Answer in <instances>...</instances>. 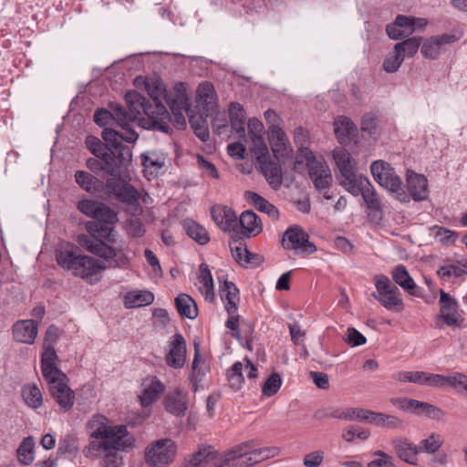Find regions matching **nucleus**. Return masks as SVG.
Here are the masks:
<instances>
[{
	"label": "nucleus",
	"instance_id": "obj_22",
	"mask_svg": "<svg viewBox=\"0 0 467 467\" xmlns=\"http://www.w3.org/2000/svg\"><path fill=\"white\" fill-rule=\"evenodd\" d=\"M228 110L231 128L240 141L232 142L227 146H244L243 142L248 143L245 132L246 112L238 102H231Z\"/></svg>",
	"mask_w": 467,
	"mask_h": 467
},
{
	"label": "nucleus",
	"instance_id": "obj_61",
	"mask_svg": "<svg viewBox=\"0 0 467 467\" xmlns=\"http://www.w3.org/2000/svg\"><path fill=\"white\" fill-rule=\"evenodd\" d=\"M434 238L442 244L453 243L458 236L456 232L441 226H433L431 228Z\"/></svg>",
	"mask_w": 467,
	"mask_h": 467
},
{
	"label": "nucleus",
	"instance_id": "obj_60",
	"mask_svg": "<svg viewBox=\"0 0 467 467\" xmlns=\"http://www.w3.org/2000/svg\"><path fill=\"white\" fill-rule=\"evenodd\" d=\"M245 364L243 362H235L231 370L227 374L228 380L233 388L239 389L244 381L243 370Z\"/></svg>",
	"mask_w": 467,
	"mask_h": 467
},
{
	"label": "nucleus",
	"instance_id": "obj_37",
	"mask_svg": "<svg viewBox=\"0 0 467 467\" xmlns=\"http://www.w3.org/2000/svg\"><path fill=\"white\" fill-rule=\"evenodd\" d=\"M410 412L417 415H424L430 419L436 420H443L445 412L438 407L428 402L420 401L412 399Z\"/></svg>",
	"mask_w": 467,
	"mask_h": 467
},
{
	"label": "nucleus",
	"instance_id": "obj_13",
	"mask_svg": "<svg viewBox=\"0 0 467 467\" xmlns=\"http://www.w3.org/2000/svg\"><path fill=\"white\" fill-rule=\"evenodd\" d=\"M282 245L286 250H292L296 254H312L317 251V246L309 241V235L296 224L285 230Z\"/></svg>",
	"mask_w": 467,
	"mask_h": 467
},
{
	"label": "nucleus",
	"instance_id": "obj_12",
	"mask_svg": "<svg viewBox=\"0 0 467 467\" xmlns=\"http://www.w3.org/2000/svg\"><path fill=\"white\" fill-rule=\"evenodd\" d=\"M168 106L171 110L172 116L168 114L166 119L167 125L172 122L173 126L178 130H184L187 122L185 114L190 118V108L188 104V96L183 83H178L174 87V98L169 99ZM170 128V126H168Z\"/></svg>",
	"mask_w": 467,
	"mask_h": 467
},
{
	"label": "nucleus",
	"instance_id": "obj_48",
	"mask_svg": "<svg viewBox=\"0 0 467 467\" xmlns=\"http://www.w3.org/2000/svg\"><path fill=\"white\" fill-rule=\"evenodd\" d=\"M234 258L240 264H248L251 262V253L248 251L245 244L241 239L233 238L229 241Z\"/></svg>",
	"mask_w": 467,
	"mask_h": 467
},
{
	"label": "nucleus",
	"instance_id": "obj_33",
	"mask_svg": "<svg viewBox=\"0 0 467 467\" xmlns=\"http://www.w3.org/2000/svg\"><path fill=\"white\" fill-rule=\"evenodd\" d=\"M197 286L200 293L208 301H213L214 298V285L213 280L207 264L202 263L199 267V274L197 276Z\"/></svg>",
	"mask_w": 467,
	"mask_h": 467
},
{
	"label": "nucleus",
	"instance_id": "obj_51",
	"mask_svg": "<svg viewBox=\"0 0 467 467\" xmlns=\"http://www.w3.org/2000/svg\"><path fill=\"white\" fill-rule=\"evenodd\" d=\"M362 198L369 210L378 213L382 212V202L370 182L368 183V187L365 188Z\"/></svg>",
	"mask_w": 467,
	"mask_h": 467
},
{
	"label": "nucleus",
	"instance_id": "obj_4",
	"mask_svg": "<svg viewBox=\"0 0 467 467\" xmlns=\"http://www.w3.org/2000/svg\"><path fill=\"white\" fill-rule=\"evenodd\" d=\"M227 151L235 160L255 159L267 182L276 190L283 182L281 163L291 159L293 148H227Z\"/></svg>",
	"mask_w": 467,
	"mask_h": 467
},
{
	"label": "nucleus",
	"instance_id": "obj_25",
	"mask_svg": "<svg viewBox=\"0 0 467 467\" xmlns=\"http://www.w3.org/2000/svg\"><path fill=\"white\" fill-rule=\"evenodd\" d=\"M210 371L207 361L200 354L199 345L194 344V357L189 375L190 384L193 391H197L203 379Z\"/></svg>",
	"mask_w": 467,
	"mask_h": 467
},
{
	"label": "nucleus",
	"instance_id": "obj_56",
	"mask_svg": "<svg viewBox=\"0 0 467 467\" xmlns=\"http://www.w3.org/2000/svg\"><path fill=\"white\" fill-rule=\"evenodd\" d=\"M467 274V265L464 263L462 266L454 265H446L438 268L437 275L446 281L450 280L451 277H461Z\"/></svg>",
	"mask_w": 467,
	"mask_h": 467
},
{
	"label": "nucleus",
	"instance_id": "obj_16",
	"mask_svg": "<svg viewBox=\"0 0 467 467\" xmlns=\"http://www.w3.org/2000/svg\"><path fill=\"white\" fill-rule=\"evenodd\" d=\"M440 319L448 327H463V318L458 311L457 301L448 293L440 290Z\"/></svg>",
	"mask_w": 467,
	"mask_h": 467
},
{
	"label": "nucleus",
	"instance_id": "obj_21",
	"mask_svg": "<svg viewBox=\"0 0 467 467\" xmlns=\"http://www.w3.org/2000/svg\"><path fill=\"white\" fill-rule=\"evenodd\" d=\"M74 271V275L81 277L89 284H96L100 280L101 273L106 269L103 262L88 256L82 255Z\"/></svg>",
	"mask_w": 467,
	"mask_h": 467
},
{
	"label": "nucleus",
	"instance_id": "obj_50",
	"mask_svg": "<svg viewBox=\"0 0 467 467\" xmlns=\"http://www.w3.org/2000/svg\"><path fill=\"white\" fill-rule=\"evenodd\" d=\"M440 379L438 380V388L451 386L458 389H464L467 387V376L462 373L457 372L447 376L440 374Z\"/></svg>",
	"mask_w": 467,
	"mask_h": 467
},
{
	"label": "nucleus",
	"instance_id": "obj_36",
	"mask_svg": "<svg viewBox=\"0 0 467 467\" xmlns=\"http://www.w3.org/2000/svg\"><path fill=\"white\" fill-rule=\"evenodd\" d=\"M154 295L148 290H133L128 292L123 298L126 308H137L152 304Z\"/></svg>",
	"mask_w": 467,
	"mask_h": 467
},
{
	"label": "nucleus",
	"instance_id": "obj_38",
	"mask_svg": "<svg viewBox=\"0 0 467 467\" xmlns=\"http://www.w3.org/2000/svg\"><path fill=\"white\" fill-rule=\"evenodd\" d=\"M246 200L251 202L258 211L266 213L272 220L279 218L278 209L266 199L253 192H246Z\"/></svg>",
	"mask_w": 467,
	"mask_h": 467
},
{
	"label": "nucleus",
	"instance_id": "obj_24",
	"mask_svg": "<svg viewBox=\"0 0 467 467\" xmlns=\"http://www.w3.org/2000/svg\"><path fill=\"white\" fill-rule=\"evenodd\" d=\"M393 379L400 382H410L422 386L438 388L440 374L425 371H399L393 374Z\"/></svg>",
	"mask_w": 467,
	"mask_h": 467
},
{
	"label": "nucleus",
	"instance_id": "obj_64",
	"mask_svg": "<svg viewBox=\"0 0 467 467\" xmlns=\"http://www.w3.org/2000/svg\"><path fill=\"white\" fill-rule=\"evenodd\" d=\"M268 137L274 146H286L289 143L288 138L281 128V125L268 129Z\"/></svg>",
	"mask_w": 467,
	"mask_h": 467
},
{
	"label": "nucleus",
	"instance_id": "obj_44",
	"mask_svg": "<svg viewBox=\"0 0 467 467\" xmlns=\"http://www.w3.org/2000/svg\"><path fill=\"white\" fill-rule=\"evenodd\" d=\"M175 306L179 314L183 317L194 319L198 316L195 301L186 294H180L175 298Z\"/></svg>",
	"mask_w": 467,
	"mask_h": 467
},
{
	"label": "nucleus",
	"instance_id": "obj_27",
	"mask_svg": "<svg viewBox=\"0 0 467 467\" xmlns=\"http://www.w3.org/2000/svg\"><path fill=\"white\" fill-rule=\"evenodd\" d=\"M12 333L16 341L31 345L37 336V323L31 319L18 320L13 325Z\"/></svg>",
	"mask_w": 467,
	"mask_h": 467
},
{
	"label": "nucleus",
	"instance_id": "obj_5",
	"mask_svg": "<svg viewBox=\"0 0 467 467\" xmlns=\"http://www.w3.org/2000/svg\"><path fill=\"white\" fill-rule=\"evenodd\" d=\"M78 209L88 217L95 219L85 223L87 232L109 244H118V234L114 225L118 223V213L108 205L92 201L83 200L78 203Z\"/></svg>",
	"mask_w": 467,
	"mask_h": 467
},
{
	"label": "nucleus",
	"instance_id": "obj_39",
	"mask_svg": "<svg viewBox=\"0 0 467 467\" xmlns=\"http://www.w3.org/2000/svg\"><path fill=\"white\" fill-rule=\"evenodd\" d=\"M394 447L398 456L410 464L416 465L420 449L407 440H397Z\"/></svg>",
	"mask_w": 467,
	"mask_h": 467
},
{
	"label": "nucleus",
	"instance_id": "obj_28",
	"mask_svg": "<svg viewBox=\"0 0 467 467\" xmlns=\"http://www.w3.org/2000/svg\"><path fill=\"white\" fill-rule=\"evenodd\" d=\"M211 213L214 223L224 232H230L237 226V215L229 207L222 205L213 206Z\"/></svg>",
	"mask_w": 467,
	"mask_h": 467
},
{
	"label": "nucleus",
	"instance_id": "obj_10",
	"mask_svg": "<svg viewBox=\"0 0 467 467\" xmlns=\"http://www.w3.org/2000/svg\"><path fill=\"white\" fill-rule=\"evenodd\" d=\"M176 445L171 439L150 442L144 450V462L149 467H168L174 461Z\"/></svg>",
	"mask_w": 467,
	"mask_h": 467
},
{
	"label": "nucleus",
	"instance_id": "obj_29",
	"mask_svg": "<svg viewBox=\"0 0 467 467\" xmlns=\"http://www.w3.org/2000/svg\"><path fill=\"white\" fill-rule=\"evenodd\" d=\"M52 397L56 400L58 406L65 411L69 410L75 402V393L68 387L67 381L52 386L50 389Z\"/></svg>",
	"mask_w": 467,
	"mask_h": 467
},
{
	"label": "nucleus",
	"instance_id": "obj_30",
	"mask_svg": "<svg viewBox=\"0 0 467 467\" xmlns=\"http://www.w3.org/2000/svg\"><path fill=\"white\" fill-rule=\"evenodd\" d=\"M387 34L391 39H400L413 34V27L410 24V16L399 15L393 23L386 27Z\"/></svg>",
	"mask_w": 467,
	"mask_h": 467
},
{
	"label": "nucleus",
	"instance_id": "obj_2",
	"mask_svg": "<svg viewBox=\"0 0 467 467\" xmlns=\"http://www.w3.org/2000/svg\"><path fill=\"white\" fill-rule=\"evenodd\" d=\"M254 441L243 442L223 454L204 447L190 455L185 467H247L279 454L277 447L253 449Z\"/></svg>",
	"mask_w": 467,
	"mask_h": 467
},
{
	"label": "nucleus",
	"instance_id": "obj_42",
	"mask_svg": "<svg viewBox=\"0 0 467 467\" xmlns=\"http://www.w3.org/2000/svg\"><path fill=\"white\" fill-rule=\"evenodd\" d=\"M334 125L338 142L341 145L349 143V138L356 131L354 123L347 117H339L335 120Z\"/></svg>",
	"mask_w": 467,
	"mask_h": 467
},
{
	"label": "nucleus",
	"instance_id": "obj_6",
	"mask_svg": "<svg viewBox=\"0 0 467 467\" xmlns=\"http://www.w3.org/2000/svg\"><path fill=\"white\" fill-rule=\"evenodd\" d=\"M95 158H89L88 167L92 171L102 170L107 173L126 177L132 154L130 148H90Z\"/></svg>",
	"mask_w": 467,
	"mask_h": 467
},
{
	"label": "nucleus",
	"instance_id": "obj_55",
	"mask_svg": "<svg viewBox=\"0 0 467 467\" xmlns=\"http://www.w3.org/2000/svg\"><path fill=\"white\" fill-rule=\"evenodd\" d=\"M403 61L404 56H402L400 51L397 50L394 46L393 50L389 52L384 59L383 68L388 73H394L398 71Z\"/></svg>",
	"mask_w": 467,
	"mask_h": 467
},
{
	"label": "nucleus",
	"instance_id": "obj_52",
	"mask_svg": "<svg viewBox=\"0 0 467 467\" xmlns=\"http://www.w3.org/2000/svg\"><path fill=\"white\" fill-rule=\"evenodd\" d=\"M114 192L119 200L130 204L135 203L139 199V192L137 190L128 183L118 185L114 187Z\"/></svg>",
	"mask_w": 467,
	"mask_h": 467
},
{
	"label": "nucleus",
	"instance_id": "obj_9",
	"mask_svg": "<svg viewBox=\"0 0 467 467\" xmlns=\"http://www.w3.org/2000/svg\"><path fill=\"white\" fill-rule=\"evenodd\" d=\"M370 171L374 180L393 194L398 202H408L409 198L403 188L402 181L389 163L383 161H375L370 165Z\"/></svg>",
	"mask_w": 467,
	"mask_h": 467
},
{
	"label": "nucleus",
	"instance_id": "obj_62",
	"mask_svg": "<svg viewBox=\"0 0 467 467\" xmlns=\"http://www.w3.org/2000/svg\"><path fill=\"white\" fill-rule=\"evenodd\" d=\"M281 383V377L277 373L271 374L263 385V394L267 397L275 395L279 390Z\"/></svg>",
	"mask_w": 467,
	"mask_h": 467
},
{
	"label": "nucleus",
	"instance_id": "obj_43",
	"mask_svg": "<svg viewBox=\"0 0 467 467\" xmlns=\"http://www.w3.org/2000/svg\"><path fill=\"white\" fill-rule=\"evenodd\" d=\"M368 183V179L358 173L351 175L349 178H341L340 181V184L353 196L362 195Z\"/></svg>",
	"mask_w": 467,
	"mask_h": 467
},
{
	"label": "nucleus",
	"instance_id": "obj_53",
	"mask_svg": "<svg viewBox=\"0 0 467 467\" xmlns=\"http://www.w3.org/2000/svg\"><path fill=\"white\" fill-rule=\"evenodd\" d=\"M421 43V37L413 36L405 39L402 42H399L395 45L396 49L400 50L404 58L413 57L419 50Z\"/></svg>",
	"mask_w": 467,
	"mask_h": 467
},
{
	"label": "nucleus",
	"instance_id": "obj_47",
	"mask_svg": "<svg viewBox=\"0 0 467 467\" xmlns=\"http://www.w3.org/2000/svg\"><path fill=\"white\" fill-rule=\"evenodd\" d=\"M22 398L25 403L32 408L38 409L43 404V396L36 384H27L22 388Z\"/></svg>",
	"mask_w": 467,
	"mask_h": 467
},
{
	"label": "nucleus",
	"instance_id": "obj_17",
	"mask_svg": "<svg viewBox=\"0 0 467 467\" xmlns=\"http://www.w3.org/2000/svg\"><path fill=\"white\" fill-rule=\"evenodd\" d=\"M187 357L186 342L183 337L177 333L171 337L167 343L165 363L174 369H181L184 367Z\"/></svg>",
	"mask_w": 467,
	"mask_h": 467
},
{
	"label": "nucleus",
	"instance_id": "obj_45",
	"mask_svg": "<svg viewBox=\"0 0 467 467\" xmlns=\"http://www.w3.org/2000/svg\"><path fill=\"white\" fill-rule=\"evenodd\" d=\"M390 274L398 285L408 291L410 295H415L413 290L416 287V284L404 265H398L391 270Z\"/></svg>",
	"mask_w": 467,
	"mask_h": 467
},
{
	"label": "nucleus",
	"instance_id": "obj_41",
	"mask_svg": "<svg viewBox=\"0 0 467 467\" xmlns=\"http://www.w3.org/2000/svg\"><path fill=\"white\" fill-rule=\"evenodd\" d=\"M182 226L186 234L199 244L204 245L210 241L207 230L192 219L183 220Z\"/></svg>",
	"mask_w": 467,
	"mask_h": 467
},
{
	"label": "nucleus",
	"instance_id": "obj_58",
	"mask_svg": "<svg viewBox=\"0 0 467 467\" xmlns=\"http://www.w3.org/2000/svg\"><path fill=\"white\" fill-rule=\"evenodd\" d=\"M189 122L194 130L195 135L205 142L209 139V130L205 120L200 116H190Z\"/></svg>",
	"mask_w": 467,
	"mask_h": 467
},
{
	"label": "nucleus",
	"instance_id": "obj_35",
	"mask_svg": "<svg viewBox=\"0 0 467 467\" xmlns=\"http://www.w3.org/2000/svg\"><path fill=\"white\" fill-rule=\"evenodd\" d=\"M220 295L222 299L225 301V308L228 314H236L240 298L239 290L235 285L226 280L223 281V285H220Z\"/></svg>",
	"mask_w": 467,
	"mask_h": 467
},
{
	"label": "nucleus",
	"instance_id": "obj_54",
	"mask_svg": "<svg viewBox=\"0 0 467 467\" xmlns=\"http://www.w3.org/2000/svg\"><path fill=\"white\" fill-rule=\"evenodd\" d=\"M422 56L429 59H437L441 53V45L435 36L427 38L420 48Z\"/></svg>",
	"mask_w": 467,
	"mask_h": 467
},
{
	"label": "nucleus",
	"instance_id": "obj_14",
	"mask_svg": "<svg viewBox=\"0 0 467 467\" xmlns=\"http://www.w3.org/2000/svg\"><path fill=\"white\" fill-rule=\"evenodd\" d=\"M121 130H115L112 129H105L101 135L105 143L95 136H87L85 140L86 146H122V142L126 141L133 143L138 139V133L130 128L129 125L119 123Z\"/></svg>",
	"mask_w": 467,
	"mask_h": 467
},
{
	"label": "nucleus",
	"instance_id": "obj_63",
	"mask_svg": "<svg viewBox=\"0 0 467 467\" xmlns=\"http://www.w3.org/2000/svg\"><path fill=\"white\" fill-rule=\"evenodd\" d=\"M142 159V165L144 166L145 170L147 169H154L159 170L163 167L164 165V157L163 156H158L153 151H149L146 153L141 154Z\"/></svg>",
	"mask_w": 467,
	"mask_h": 467
},
{
	"label": "nucleus",
	"instance_id": "obj_20",
	"mask_svg": "<svg viewBox=\"0 0 467 467\" xmlns=\"http://www.w3.org/2000/svg\"><path fill=\"white\" fill-rule=\"evenodd\" d=\"M406 189L405 192L409 198L406 203H409L410 200L422 202L429 197L427 178L410 170H408L406 172Z\"/></svg>",
	"mask_w": 467,
	"mask_h": 467
},
{
	"label": "nucleus",
	"instance_id": "obj_31",
	"mask_svg": "<svg viewBox=\"0 0 467 467\" xmlns=\"http://www.w3.org/2000/svg\"><path fill=\"white\" fill-rule=\"evenodd\" d=\"M78 248L70 244L61 246L56 254L57 264L66 270L75 271L78 260L82 257L77 254Z\"/></svg>",
	"mask_w": 467,
	"mask_h": 467
},
{
	"label": "nucleus",
	"instance_id": "obj_46",
	"mask_svg": "<svg viewBox=\"0 0 467 467\" xmlns=\"http://www.w3.org/2000/svg\"><path fill=\"white\" fill-rule=\"evenodd\" d=\"M247 129L246 140L248 142H252L253 146H266L264 140L265 127L261 120L256 118L249 119Z\"/></svg>",
	"mask_w": 467,
	"mask_h": 467
},
{
	"label": "nucleus",
	"instance_id": "obj_23",
	"mask_svg": "<svg viewBox=\"0 0 467 467\" xmlns=\"http://www.w3.org/2000/svg\"><path fill=\"white\" fill-rule=\"evenodd\" d=\"M163 406L170 414L183 417L189 406L188 393L180 388H175L166 394Z\"/></svg>",
	"mask_w": 467,
	"mask_h": 467
},
{
	"label": "nucleus",
	"instance_id": "obj_11",
	"mask_svg": "<svg viewBox=\"0 0 467 467\" xmlns=\"http://www.w3.org/2000/svg\"><path fill=\"white\" fill-rule=\"evenodd\" d=\"M376 292L372 296L378 300L382 306L388 310L401 312L404 309V303L400 297V292L397 286L391 284L389 278L384 275L374 276Z\"/></svg>",
	"mask_w": 467,
	"mask_h": 467
},
{
	"label": "nucleus",
	"instance_id": "obj_49",
	"mask_svg": "<svg viewBox=\"0 0 467 467\" xmlns=\"http://www.w3.org/2000/svg\"><path fill=\"white\" fill-rule=\"evenodd\" d=\"M35 441L32 437L25 438L20 443L16 453L20 463L29 465L34 460Z\"/></svg>",
	"mask_w": 467,
	"mask_h": 467
},
{
	"label": "nucleus",
	"instance_id": "obj_7",
	"mask_svg": "<svg viewBox=\"0 0 467 467\" xmlns=\"http://www.w3.org/2000/svg\"><path fill=\"white\" fill-rule=\"evenodd\" d=\"M294 169L298 172L308 171L315 187L318 191L326 190L332 184V174L322 157L314 156L310 148H297Z\"/></svg>",
	"mask_w": 467,
	"mask_h": 467
},
{
	"label": "nucleus",
	"instance_id": "obj_18",
	"mask_svg": "<svg viewBox=\"0 0 467 467\" xmlns=\"http://www.w3.org/2000/svg\"><path fill=\"white\" fill-rule=\"evenodd\" d=\"M58 361L56 350L48 349L47 352H43L41 357V372L49 389L54 385L67 381V375L57 367Z\"/></svg>",
	"mask_w": 467,
	"mask_h": 467
},
{
	"label": "nucleus",
	"instance_id": "obj_26",
	"mask_svg": "<svg viewBox=\"0 0 467 467\" xmlns=\"http://www.w3.org/2000/svg\"><path fill=\"white\" fill-rule=\"evenodd\" d=\"M333 159L341 178L358 174L357 161L347 148H335Z\"/></svg>",
	"mask_w": 467,
	"mask_h": 467
},
{
	"label": "nucleus",
	"instance_id": "obj_59",
	"mask_svg": "<svg viewBox=\"0 0 467 467\" xmlns=\"http://www.w3.org/2000/svg\"><path fill=\"white\" fill-rule=\"evenodd\" d=\"M77 183L85 191L93 192L97 189L98 180L89 173L79 171L75 174Z\"/></svg>",
	"mask_w": 467,
	"mask_h": 467
},
{
	"label": "nucleus",
	"instance_id": "obj_3",
	"mask_svg": "<svg viewBox=\"0 0 467 467\" xmlns=\"http://www.w3.org/2000/svg\"><path fill=\"white\" fill-rule=\"evenodd\" d=\"M125 100L128 110L119 104L110 105L118 123L130 126L131 122L138 120L143 129L169 132L166 121L168 110L164 105L153 106L137 91L127 92Z\"/></svg>",
	"mask_w": 467,
	"mask_h": 467
},
{
	"label": "nucleus",
	"instance_id": "obj_19",
	"mask_svg": "<svg viewBox=\"0 0 467 467\" xmlns=\"http://www.w3.org/2000/svg\"><path fill=\"white\" fill-rule=\"evenodd\" d=\"M164 383L156 376L149 375L141 380L140 391L138 395L140 403L146 408L157 401L165 391Z\"/></svg>",
	"mask_w": 467,
	"mask_h": 467
},
{
	"label": "nucleus",
	"instance_id": "obj_57",
	"mask_svg": "<svg viewBox=\"0 0 467 467\" xmlns=\"http://www.w3.org/2000/svg\"><path fill=\"white\" fill-rule=\"evenodd\" d=\"M369 414L370 410L362 409V408H349L342 412L337 416L338 419L345 420H360L365 421L368 423V420H369Z\"/></svg>",
	"mask_w": 467,
	"mask_h": 467
},
{
	"label": "nucleus",
	"instance_id": "obj_8",
	"mask_svg": "<svg viewBox=\"0 0 467 467\" xmlns=\"http://www.w3.org/2000/svg\"><path fill=\"white\" fill-rule=\"evenodd\" d=\"M77 241L80 246L93 254L106 260L114 259L112 262L114 267H127L130 264L128 256L123 253L122 240L118 244H109L104 239L82 234L78 236Z\"/></svg>",
	"mask_w": 467,
	"mask_h": 467
},
{
	"label": "nucleus",
	"instance_id": "obj_34",
	"mask_svg": "<svg viewBox=\"0 0 467 467\" xmlns=\"http://www.w3.org/2000/svg\"><path fill=\"white\" fill-rule=\"evenodd\" d=\"M239 223L242 234L247 237L256 236L263 230V224L259 217L253 211H244L241 213Z\"/></svg>",
	"mask_w": 467,
	"mask_h": 467
},
{
	"label": "nucleus",
	"instance_id": "obj_32",
	"mask_svg": "<svg viewBox=\"0 0 467 467\" xmlns=\"http://www.w3.org/2000/svg\"><path fill=\"white\" fill-rule=\"evenodd\" d=\"M197 103L206 115L212 113L216 108V95L213 86L209 82L199 85L197 89Z\"/></svg>",
	"mask_w": 467,
	"mask_h": 467
},
{
	"label": "nucleus",
	"instance_id": "obj_15",
	"mask_svg": "<svg viewBox=\"0 0 467 467\" xmlns=\"http://www.w3.org/2000/svg\"><path fill=\"white\" fill-rule=\"evenodd\" d=\"M134 85L138 88L144 89L152 100V105H164L165 101L168 104L169 99L174 98V94L168 95L163 82L159 78H144L137 77L134 79Z\"/></svg>",
	"mask_w": 467,
	"mask_h": 467
},
{
	"label": "nucleus",
	"instance_id": "obj_1",
	"mask_svg": "<svg viewBox=\"0 0 467 467\" xmlns=\"http://www.w3.org/2000/svg\"><path fill=\"white\" fill-rule=\"evenodd\" d=\"M86 427L91 440L83 448V455L90 461H99L100 467H122L120 451L132 448L135 442L127 426L113 424L107 417L96 414Z\"/></svg>",
	"mask_w": 467,
	"mask_h": 467
},
{
	"label": "nucleus",
	"instance_id": "obj_40",
	"mask_svg": "<svg viewBox=\"0 0 467 467\" xmlns=\"http://www.w3.org/2000/svg\"><path fill=\"white\" fill-rule=\"evenodd\" d=\"M368 423L389 430H396L402 426V420L397 416L372 410H370Z\"/></svg>",
	"mask_w": 467,
	"mask_h": 467
}]
</instances>
